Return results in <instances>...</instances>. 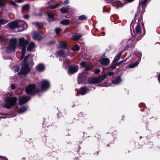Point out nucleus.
Returning a JSON list of instances; mask_svg holds the SVG:
<instances>
[{"label": "nucleus", "mask_w": 160, "mask_h": 160, "mask_svg": "<svg viewBox=\"0 0 160 160\" xmlns=\"http://www.w3.org/2000/svg\"><path fill=\"white\" fill-rule=\"evenodd\" d=\"M130 29L131 32L133 30L135 38L137 40L140 39L145 34V29L142 18H139L135 23L134 20H133L131 24Z\"/></svg>", "instance_id": "f257e3e1"}, {"label": "nucleus", "mask_w": 160, "mask_h": 160, "mask_svg": "<svg viewBox=\"0 0 160 160\" xmlns=\"http://www.w3.org/2000/svg\"><path fill=\"white\" fill-rule=\"evenodd\" d=\"M29 55H28L25 57L24 59V64L20 72L18 73V75L20 74L25 75L28 73L30 71V69L29 67L28 64L26 63V61L28 59Z\"/></svg>", "instance_id": "f03ea898"}, {"label": "nucleus", "mask_w": 160, "mask_h": 160, "mask_svg": "<svg viewBox=\"0 0 160 160\" xmlns=\"http://www.w3.org/2000/svg\"><path fill=\"white\" fill-rule=\"evenodd\" d=\"M17 100V98L15 97L6 98L4 106L7 108L10 109L16 104Z\"/></svg>", "instance_id": "7ed1b4c3"}, {"label": "nucleus", "mask_w": 160, "mask_h": 160, "mask_svg": "<svg viewBox=\"0 0 160 160\" xmlns=\"http://www.w3.org/2000/svg\"><path fill=\"white\" fill-rule=\"evenodd\" d=\"M10 41L11 43L6 49V51L8 53H10L14 51L16 47V44L17 42L16 39H11Z\"/></svg>", "instance_id": "20e7f679"}, {"label": "nucleus", "mask_w": 160, "mask_h": 160, "mask_svg": "<svg viewBox=\"0 0 160 160\" xmlns=\"http://www.w3.org/2000/svg\"><path fill=\"white\" fill-rule=\"evenodd\" d=\"M105 75H102L97 78H90L88 79V82L90 84L98 83L105 79Z\"/></svg>", "instance_id": "39448f33"}, {"label": "nucleus", "mask_w": 160, "mask_h": 160, "mask_svg": "<svg viewBox=\"0 0 160 160\" xmlns=\"http://www.w3.org/2000/svg\"><path fill=\"white\" fill-rule=\"evenodd\" d=\"M142 55V54L140 52H138L137 54V56L138 57V60L135 62L129 64L128 67L130 68H133L137 66L141 60Z\"/></svg>", "instance_id": "423d86ee"}, {"label": "nucleus", "mask_w": 160, "mask_h": 160, "mask_svg": "<svg viewBox=\"0 0 160 160\" xmlns=\"http://www.w3.org/2000/svg\"><path fill=\"white\" fill-rule=\"evenodd\" d=\"M151 0H140L139 2L138 8H140L141 10V8H142V10L141 12L142 13H143L145 10V8L146 7L145 4L148 1H150Z\"/></svg>", "instance_id": "0eeeda50"}, {"label": "nucleus", "mask_w": 160, "mask_h": 160, "mask_svg": "<svg viewBox=\"0 0 160 160\" xmlns=\"http://www.w3.org/2000/svg\"><path fill=\"white\" fill-rule=\"evenodd\" d=\"M78 70V66L72 65L69 67L68 73L69 75L72 74L76 72Z\"/></svg>", "instance_id": "6e6552de"}, {"label": "nucleus", "mask_w": 160, "mask_h": 160, "mask_svg": "<svg viewBox=\"0 0 160 160\" xmlns=\"http://www.w3.org/2000/svg\"><path fill=\"white\" fill-rule=\"evenodd\" d=\"M41 88L42 90H46L50 87L49 82L46 80H43L41 82Z\"/></svg>", "instance_id": "1a4fd4ad"}, {"label": "nucleus", "mask_w": 160, "mask_h": 160, "mask_svg": "<svg viewBox=\"0 0 160 160\" xmlns=\"http://www.w3.org/2000/svg\"><path fill=\"white\" fill-rule=\"evenodd\" d=\"M35 88L34 85H30L27 86L26 88V92L28 94H32L34 92Z\"/></svg>", "instance_id": "9d476101"}, {"label": "nucleus", "mask_w": 160, "mask_h": 160, "mask_svg": "<svg viewBox=\"0 0 160 160\" xmlns=\"http://www.w3.org/2000/svg\"><path fill=\"white\" fill-rule=\"evenodd\" d=\"M112 4L114 6H116L118 9L119 7H122L124 6V3H121L120 1H116L115 0H109Z\"/></svg>", "instance_id": "9b49d317"}, {"label": "nucleus", "mask_w": 160, "mask_h": 160, "mask_svg": "<svg viewBox=\"0 0 160 160\" xmlns=\"http://www.w3.org/2000/svg\"><path fill=\"white\" fill-rule=\"evenodd\" d=\"M19 45L22 47H26L27 45L29 43V42L25 39L23 38H21L19 39Z\"/></svg>", "instance_id": "f8f14e48"}, {"label": "nucleus", "mask_w": 160, "mask_h": 160, "mask_svg": "<svg viewBox=\"0 0 160 160\" xmlns=\"http://www.w3.org/2000/svg\"><path fill=\"white\" fill-rule=\"evenodd\" d=\"M87 72H83L82 73H79L78 75V84L81 83L84 79L86 78V75H87Z\"/></svg>", "instance_id": "ddd939ff"}, {"label": "nucleus", "mask_w": 160, "mask_h": 160, "mask_svg": "<svg viewBox=\"0 0 160 160\" xmlns=\"http://www.w3.org/2000/svg\"><path fill=\"white\" fill-rule=\"evenodd\" d=\"M30 99V98L29 96L22 97L19 99V104L22 105L28 102Z\"/></svg>", "instance_id": "4468645a"}, {"label": "nucleus", "mask_w": 160, "mask_h": 160, "mask_svg": "<svg viewBox=\"0 0 160 160\" xmlns=\"http://www.w3.org/2000/svg\"><path fill=\"white\" fill-rule=\"evenodd\" d=\"M17 23H18V27H22L24 29H26L28 27L27 24L23 21L19 20L17 21Z\"/></svg>", "instance_id": "2eb2a0df"}, {"label": "nucleus", "mask_w": 160, "mask_h": 160, "mask_svg": "<svg viewBox=\"0 0 160 160\" xmlns=\"http://www.w3.org/2000/svg\"><path fill=\"white\" fill-rule=\"evenodd\" d=\"M17 21H15L9 23L8 24L9 28L11 29H14L18 27Z\"/></svg>", "instance_id": "dca6fc26"}, {"label": "nucleus", "mask_w": 160, "mask_h": 160, "mask_svg": "<svg viewBox=\"0 0 160 160\" xmlns=\"http://www.w3.org/2000/svg\"><path fill=\"white\" fill-rule=\"evenodd\" d=\"M100 61L101 63L104 65H107L109 63V60L107 58H101Z\"/></svg>", "instance_id": "f3484780"}, {"label": "nucleus", "mask_w": 160, "mask_h": 160, "mask_svg": "<svg viewBox=\"0 0 160 160\" xmlns=\"http://www.w3.org/2000/svg\"><path fill=\"white\" fill-rule=\"evenodd\" d=\"M33 38L34 39L41 40L42 37L40 36L39 32H34L32 35Z\"/></svg>", "instance_id": "a211bd4d"}, {"label": "nucleus", "mask_w": 160, "mask_h": 160, "mask_svg": "<svg viewBox=\"0 0 160 160\" xmlns=\"http://www.w3.org/2000/svg\"><path fill=\"white\" fill-rule=\"evenodd\" d=\"M45 68L44 65L42 64H39L36 67V69L39 72H41L43 71Z\"/></svg>", "instance_id": "6ab92c4d"}, {"label": "nucleus", "mask_w": 160, "mask_h": 160, "mask_svg": "<svg viewBox=\"0 0 160 160\" xmlns=\"http://www.w3.org/2000/svg\"><path fill=\"white\" fill-rule=\"evenodd\" d=\"M35 43L33 42H31L29 44L27 48L28 51H31L35 47Z\"/></svg>", "instance_id": "aec40b11"}, {"label": "nucleus", "mask_w": 160, "mask_h": 160, "mask_svg": "<svg viewBox=\"0 0 160 160\" xmlns=\"http://www.w3.org/2000/svg\"><path fill=\"white\" fill-rule=\"evenodd\" d=\"M48 16V20L49 22H51L53 21L54 14L52 13L49 12L47 14Z\"/></svg>", "instance_id": "412c9836"}, {"label": "nucleus", "mask_w": 160, "mask_h": 160, "mask_svg": "<svg viewBox=\"0 0 160 160\" xmlns=\"http://www.w3.org/2000/svg\"><path fill=\"white\" fill-rule=\"evenodd\" d=\"M122 81V79L120 76L117 77L116 79L112 81L113 83H115L116 84H118L119 83Z\"/></svg>", "instance_id": "4be33fe9"}, {"label": "nucleus", "mask_w": 160, "mask_h": 160, "mask_svg": "<svg viewBox=\"0 0 160 160\" xmlns=\"http://www.w3.org/2000/svg\"><path fill=\"white\" fill-rule=\"evenodd\" d=\"M87 90L86 87H84L81 88L80 93L82 95L85 94L87 93Z\"/></svg>", "instance_id": "5701e85b"}, {"label": "nucleus", "mask_w": 160, "mask_h": 160, "mask_svg": "<svg viewBox=\"0 0 160 160\" xmlns=\"http://www.w3.org/2000/svg\"><path fill=\"white\" fill-rule=\"evenodd\" d=\"M70 21L69 19H65L61 21L60 23L63 25H66L68 24L70 22Z\"/></svg>", "instance_id": "b1692460"}, {"label": "nucleus", "mask_w": 160, "mask_h": 160, "mask_svg": "<svg viewBox=\"0 0 160 160\" xmlns=\"http://www.w3.org/2000/svg\"><path fill=\"white\" fill-rule=\"evenodd\" d=\"M82 35L80 33H78L74 36L73 37V39L74 40L77 41L81 37Z\"/></svg>", "instance_id": "393cba45"}, {"label": "nucleus", "mask_w": 160, "mask_h": 160, "mask_svg": "<svg viewBox=\"0 0 160 160\" xmlns=\"http://www.w3.org/2000/svg\"><path fill=\"white\" fill-rule=\"evenodd\" d=\"M64 52L63 50H60L58 51L56 53V57H61L63 56Z\"/></svg>", "instance_id": "a878e982"}, {"label": "nucleus", "mask_w": 160, "mask_h": 160, "mask_svg": "<svg viewBox=\"0 0 160 160\" xmlns=\"http://www.w3.org/2000/svg\"><path fill=\"white\" fill-rule=\"evenodd\" d=\"M27 110V108L25 107H22L21 108L19 111V113H22L25 112Z\"/></svg>", "instance_id": "bb28decb"}, {"label": "nucleus", "mask_w": 160, "mask_h": 160, "mask_svg": "<svg viewBox=\"0 0 160 160\" xmlns=\"http://www.w3.org/2000/svg\"><path fill=\"white\" fill-rule=\"evenodd\" d=\"M66 46V42H60L58 48H65Z\"/></svg>", "instance_id": "cd10ccee"}, {"label": "nucleus", "mask_w": 160, "mask_h": 160, "mask_svg": "<svg viewBox=\"0 0 160 160\" xmlns=\"http://www.w3.org/2000/svg\"><path fill=\"white\" fill-rule=\"evenodd\" d=\"M60 11L63 13L68 12V7H65L62 8Z\"/></svg>", "instance_id": "c85d7f7f"}, {"label": "nucleus", "mask_w": 160, "mask_h": 160, "mask_svg": "<svg viewBox=\"0 0 160 160\" xmlns=\"http://www.w3.org/2000/svg\"><path fill=\"white\" fill-rule=\"evenodd\" d=\"M121 54L122 52L118 54L114 58V61L115 62H117V61H118L120 59Z\"/></svg>", "instance_id": "c756f323"}, {"label": "nucleus", "mask_w": 160, "mask_h": 160, "mask_svg": "<svg viewBox=\"0 0 160 160\" xmlns=\"http://www.w3.org/2000/svg\"><path fill=\"white\" fill-rule=\"evenodd\" d=\"M26 47H23L22 49V55L21 56V60L22 59L23 57L24 56L26 52Z\"/></svg>", "instance_id": "7c9ffc66"}, {"label": "nucleus", "mask_w": 160, "mask_h": 160, "mask_svg": "<svg viewBox=\"0 0 160 160\" xmlns=\"http://www.w3.org/2000/svg\"><path fill=\"white\" fill-rule=\"evenodd\" d=\"M9 21L7 20L0 19V24L3 25L7 23Z\"/></svg>", "instance_id": "2f4dec72"}, {"label": "nucleus", "mask_w": 160, "mask_h": 160, "mask_svg": "<svg viewBox=\"0 0 160 160\" xmlns=\"http://www.w3.org/2000/svg\"><path fill=\"white\" fill-rule=\"evenodd\" d=\"M29 8V6L28 4H26L22 7V10L27 11L28 10Z\"/></svg>", "instance_id": "473e14b6"}, {"label": "nucleus", "mask_w": 160, "mask_h": 160, "mask_svg": "<svg viewBox=\"0 0 160 160\" xmlns=\"http://www.w3.org/2000/svg\"><path fill=\"white\" fill-rule=\"evenodd\" d=\"M35 26L37 28H41L43 26V24L42 22H37L36 23Z\"/></svg>", "instance_id": "72a5a7b5"}, {"label": "nucleus", "mask_w": 160, "mask_h": 160, "mask_svg": "<svg viewBox=\"0 0 160 160\" xmlns=\"http://www.w3.org/2000/svg\"><path fill=\"white\" fill-rule=\"evenodd\" d=\"M19 70V67L18 66H16L13 68V70L15 72H18Z\"/></svg>", "instance_id": "f704fd0d"}, {"label": "nucleus", "mask_w": 160, "mask_h": 160, "mask_svg": "<svg viewBox=\"0 0 160 160\" xmlns=\"http://www.w3.org/2000/svg\"><path fill=\"white\" fill-rule=\"evenodd\" d=\"M10 4L12 5L15 8H16L18 7V5L14 1H10Z\"/></svg>", "instance_id": "c9c22d12"}, {"label": "nucleus", "mask_w": 160, "mask_h": 160, "mask_svg": "<svg viewBox=\"0 0 160 160\" xmlns=\"http://www.w3.org/2000/svg\"><path fill=\"white\" fill-rule=\"evenodd\" d=\"M114 73L113 72H107V73H105L102 75H105V79L106 78V77L108 75H112L114 74Z\"/></svg>", "instance_id": "e433bc0d"}, {"label": "nucleus", "mask_w": 160, "mask_h": 160, "mask_svg": "<svg viewBox=\"0 0 160 160\" xmlns=\"http://www.w3.org/2000/svg\"><path fill=\"white\" fill-rule=\"evenodd\" d=\"M93 68V66L91 65H90L86 66L85 70L86 71H88Z\"/></svg>", "instance_id": "4c0bfd02"}, {"label": "nucleus", "mask_w": 160, "mask_h": 160, "mask_svg": "<svg viewBox=\"0 0 160 160\" xmlns=\"http://www.w3.org/2000/svg\"><path fill=\"white\" fill-rule=\"evenodd\" d=\"M79 49V47L77 44L75 45L73 47L72 49L74 51H78Z\"/></svg>", "instance_id": "58836bf2"}, {"label": "nucleus", "mask_w": 160, "mask_h": 160, "mask_svg": "<svg viewBox=\"0 0 160 160\" xmlns=\"http://www.w3.org/2000/svg\"><path fill=\"white\" fill-rule=\"evenodd\" d=\"M79 19L80 20H84L87 19V17L84 15H82L79 16Z\"/></svg>", "instance_id": "ea45409f"}, {"label": "nucleus", "mask_w": 160, "mask_h": 160, "mask_svg": "<svg viewBox=\"0 0 160 160\" xmlns=\"http://www.w3.org/2000/svg\"><path fill=\"white\" fill-rule=\"evenodd\" d=\"M58 5H59V4H57L56 5H52V6H50L49 7V8H50V9H54V8H56Z\"/></svg>", "instance_id": "a19ab883"}, {"label": "nucleus", "mask_w": 160, "mask_h": 160, "mask_svg": "<svg viewBox=\"0 0 160 160\" xmlns=\"http://www.w3.org/2000/svg\"><path fill=\"white\" fill-rule=\"evenodd\" d=\"M61 31V29L60 28H57L55 29V32L57 34H58Z\"/></svg>", "instance_id": "79ce46f5"}, {"label": "nucleus", "mask_w": 160, "mask_h": 160, "mask_svg": "<svg viewBox=\"0 0 160 160\" xmlns=\"http://www.w3.org/2000/svg\"><path fill=\"white\" fill-rule=\"evenodd\" d=\"M5 4V2L4 0H0V6H3Z\"/></svg>", "instance_id": "37998d69"}, {"label": "nucleus", "mask_w": 160, "mask_h": 160, "mask_svg": "<svg viewBox=\"0 0 160 160\" xmlns=\"http://www.w3.org/2000/svg\"><path fill=\"white\" fill-rule=\"evenodd\" d=\"M68 0H65L62 2V4H67L68 3Z\"/></svg>", "instance_id": "c03bdc74"}, {"label": "nucleus", "mask_w": 160, "mask_h": 160, "mask_svg": "<svg viewBox=\"0 0 160 160\" xmlns=\"http://www.w3.org/2000/svg\"><path fill=\"white\" fill-rule=\"evenodd\" d=\"M80 65L82 67H85L86 65V63L84 62H82L81 63Z\"/></svg>", "instance_id": "a18cd8bd"}, {"label": "nucleus", "mask_w": 160, "mask_h": 160, "mask_svg": "<svg viewBox=\"0 0 160 160\" xmlns=\"http://www.w3.org/2000/svg\"><path fill=\"white\" fill-rule=\"evenodd\" d=\"M64 63L65 64L68 65L70 63L69 60L68 59L65 60L64 61Z\"/></svg>", "instance_id": "49530a36"}, {"label": "nucleus", "mask_w": 160, "mask_h": 160, "mask_svg": "<svg viewBox=\"0 0 160 160\" xmlns=\"http://www.w3.org/2000/svg\"><path fill=\"white\" fill-rule=\"evenodd\" d=\"M29 16L28 14L25 15L23 16L24 18L25 19H28L29 18Z\"/></svg>", "instance_id": "de8ad7c7"}, {"label": "nucleus", "mask_w": 160, "mask_h": 160, "mask_svg": "<svg viewBox=\"0 0 160 160\" xmlns=\"http://www.w3.org/2000/svg\"><path fill=\"white\" fill-rule=\"evenodd\" d=\"M100 71V70L99 69L96 70L94 72L96 74H98L99 73Z\"/></svg>", "instance_id": "09e8293b"}, {"label": "nucleus", "mask_w": 160, "mask_h": 160, "mask_svg": "<svg viewBox=\"0 0 160 160\" xmlns=\"http://www.w3.org/2000/svg\"><path fill=\"white\" fill-rule=\"evenodd\" d=\"M11 89H14L15 88L16 86L14 84H12L11 85Z\"/></svg>", "instance_id": "8fccbe9b"}, {"label": "nucleus", "mask_w": 160, "mask_h": 160, "mask_svg": "<svg viewBox=\"0 0 160 160\" xmlns=\"http://www.w3.org/2000/svg\"><path fill=\"white\" fill-rule=\"evenodd\" d=\"M116 68V65H114L113 66H111V69H115Z\"/></svg>", "instance_id": "3c124183"}, {"label": "nucleus", "mask_w": 160, "mask_h": 160, "mask_svg": "<svg viewBox=\"0 0 160 160\" xmlns=\"http://www.w3.org/2000/svg\"><path fill=\"white\" fill-rule=\"evenodd\" d=\"M134 0H126L125 1V3H128V2H132Z\"/></svg>", "instance_id": "603ef678"}, {"label": "nucleus", "mask_w": 160, "mask_h": 160, "mask_svg": "<svg viewBox=\"0 0 160 160\" xmlns=\"http://www.w3.org/2000/svg\"><path fill=\"white\" fill-rule=\"evenodd\" d=\"M158 79L159 82L160 83V73H159V75H158Z\"/></svg>", "instance_id": "864d4df0"}, {"label": "nucleus", "mask_w": 160, "mask_h": 160, "mask_svg": "<svg viewBox=\"0 0 160 160\" xmlns=\"http://www.w3.org/2000/svg\"><path fill=\"white\" fill-rule=\"evenodd\" d=\"M22 1V0H16V1L18 2H21Z\"/></svg>", "instance_id": "5fc2aeb1"}, {"label": "nucleus", "mask_w": 160, "mask_h": 160, "mask_svg": "<svg viewBox=\"0 0 160 160\" xmlns=\"http://www.w3.org/2000/svg\"><path fill=\"white\" fill-rule=\"evenodd\" d=\"M121 63L120 62H119L116 63L115 65H116V66H119L121 64Z\"/></svg>", "instance_id": "6e6d98bb"}, {"label": "nucleus", "mask_w": 160, "mask_h": 160, "mask_svg": "<svg viewBox=\"0 0 160 160\" xmlns=\"http://www.w3.org/2000/svg\"><path fill=\"white\" fill-rule=\"evenodd\" d=\"M127 59H126V60H122V61H121L120 62L121 63H122L123 62H125L126 61V60H127Z\"/></svg>", "instance_id": "4d7b16f0"}, {"label": "nucleus", "mask_w": 160, "mask_h": 160, "mask_svg": "<svg viewBox=\"0 0 160 160\" xmlns=\"http://www.w3.org/2000/svg\"><path fill=\"white\" fill-rule=\"evenodd\" d=\"M55 42V41H51L50 42V43H53Z\"/></svg>", "instance_id": "13d9d810"}, {"label": "nucleus", "mask_w": 160, "mask_h": 160, "mask_svg": "<svg viewBox=\"0 0 160 160\" xmlns=\"http://www.w3.org/2000/svg\"><path fill=\"white\" fill-rule=\"evenodd\" d=\"M3 159V158L2 157L0 156V160H2Z\"/></svg>", "instance_id": "bf43d9fd"}, {"label": "nucleus", "mask_w": 160, "mask_h": 160, "mask_svg": "<svg viewBox=\"0 0 160 160\" xmlns=\"http://www.w3.org/2000/svg\"><path fill=\"white\" fill-rule=\"evenodd\" d=\"M3 38V36H0V40H1Z\"/></svg>", "instance_id": "052dcab7"}, {"label": "nucleus", "mask_w": 160, "mask_h": 160, "mask_svg": "<svg viewBox=\"0 0 160 160\" xmlns=\"http://www.w3.org/2000/svg\"><path fill=\"white\" fill-rule=\"evenodd\" d=\"M2 13H3V12H0V14H1Z\"/></svg>", "instance_id": "680f3d73"}, {"label": "nucleus", "mask_w": 160, "mask_h": 160, "mask_svg": "<svg viewBox=\"0 0 160 160\" xmlns=\"http://www.w3.org/2000/svg\"><path fill=\"white\" fill-rule=\"evenodd\" d=\"M24 29H25L23 28V30H24Z\"/></svg>", "instance_id": "e2e57ef3"}, {"label": "nucleus", "mask_w": 160, "mask_h": 160, "mask_svg": "<svg viewBox=\"0 0 160 160\" xmlns=\"http://www.w3.org/2000/svg\"><path fill=\"white\" fill-rule=\"evenodd\" d=\"M24 29H25L23 28V30H24Z\"/></svg>", "instance_id": "0e129e2a"}]
</instances>
